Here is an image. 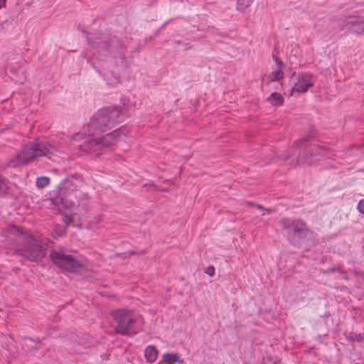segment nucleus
<instances>
[{
	"label": "nucleus",
	"mask_w": 364,
	"mask_h": 364,
	"mask_svg": "<svg viewBox=\"0 0 364 364\" xmlns=\"http://www.w3.org/2000/svg\"><path fill=\"white\" fill-rule=\"evenodd\" d=\"M77 178L73 176H68L63 180L60 186L50 192V199L54 205L65 209H70L78 202Z\"/></svg>",
	"instance_id": "4"
},
{
	"label": "nucleus",
	"mask_w": 364,
	"mask_h": 364,
	"mask_svg": "<svg viewBox=\"0 0 364 364\" xmlns=\"http://www.w3.org/2000/svg\"><path fill=\"white\" fill-rule=\"evenodd\" d=\"M130 254H131V255H136L137 253H136V252H134V251H131V252H130Z\"/></svg>",
	"instance_id": "36"
},
{
	"label": "nucleus",
	"mask_w": 364,
	"mask_h": 364,
	"mask_svg": "<svg viewBox=\"0 0 364 364\" xmlns=\"http://www.w3.org/2000/svg\"><path fill=\"white\" fill-rule=\"evenodd\" d=\"M341 274H343V279L344 280L348 281L349 279V278L348 277V274H347V272L346 271H343V270L341 271Z\"/></svg>",
	"instance_id": "29"
},
{
	"label": "nucleus",
	"mask_w": 364,
	"mask_h": 364,
	"mask_svg": "<svg viewBox=\"0 0 364 364\" xmlns=\"http://www.w3.org/2000/svg\"><path fill=\"white\" fill-rule=\"evenodd\" d=\"M50 183V178L47 176L37 178L36 185L38 188H43Z\"/></svg>",
	"instance_id": "22"
},
{
	"label": "nucleus",
	"mask_w": 364,
	"mask_h": 364,
	"mask_svg": "<svg viewBox=\"0 0 364 364\" xmlns=\"http://www.w3.org/2000/svg\"><path fill=\"white\" fill-rule=\"evenodd\" d=\"M245 203L248 206H254V207H255V205H256V203H252V202H246Z\"/></svg>",
	"instance_id": "32"
},
{
	"label": "nucleus",
	"mask_w": 364,
	"mask_h": 364,
	"mask_svg": "<svg viewBox=\"0 0 364 364\" xmlns=\"http://www.w3.org/2000/svg\"><path fill=\"white\" fill-rule=\"evenodd\" d=\"M65 219H63L65 223V226L61 227L60 225L56 226L55 228V232L57 235L58 237H63L64 236L68 231V227L69 226V224L73 221V218L71 215H65Z\"/></svg>",
	"instance_id": "15"
},
{
	"label": "nucleus",
	"mask_w": 364,
	"mask_h": 364,
	"mask_svg": "<svg viewBox=\"0 0 364 364\" xmlns=\"http://www.w3.org/2000/svg\"><path fill=\"white\" fill-rule=\"evenodd\" d=\"M273 364H283L280 360L274 361Z\"/></svg>",
	"instance_id": "35"
},
{
	"label": "nucleus",
	"mask_w": 364,
	"mask_h": 364,
	"mask_svg": "<svg viewBox=\"0 0 364 364\" xmlns=\"http://www.w3.org/2000/svg\"><path fill=\"white\" fill-rule=\"evenodd\" d=\"M358 210L360 213L364 214V199L359 201L358 204Z\"/></svg>",
	"instance_id": "26"
},
{
	"label": "nucleus",
	"mask_w": 364,
	"mask_h": 364,
	"mask_svg": "<svg viewBox=\"0 0 364 364\" xmlns=\"http://www.w3.org/2000/svg\"><path fill=\"white\" fill-rule=\"evenodd\" d=\"M144 253H145V250H141L139 254L142 255V254H144Z\"/></svg>",
	"instance_id": "38"
},
{
	"label": "nucleus",
	"mask_w": 364,
	"mask_h": 364,
	"mask_svg": "<svg viewBox=\"0 0 364 364\" xmlns=\"http://www.w3.org/2000/svg\"><path fill=\"white\" fill-rule=\"evenodd\" d=\"M345 336L346 339L350 342L358 341L361 342L364 340V337L361 333H345Z\"/></svg>",
	"instance_id": "21"
},
{
	"label": "nucleus",
	"mask_w": 364,
	"mask_h": 364,
	"mask_svg": "<svg viewBox=\"0 0 364 364\" xmlns=\"http://www.w3.org/2000/svg\"><path fill=\"white\" fill-rule=\"evenodd\" d=\"M336 271L339 272L341 273V271H342V269L340 267H332L329 268L328 270H326V272L331 273V272H333Z\"/></svg>",
	"instance_id": "28"
},
{
	"label": "nucleus",
	"mask_w": 364,
	"mask_h": 364,
	"mask_svg": "<svg viewBox=\"0 0 364 364\" xmlns=\"http://www.w3.org/2000/svg\"><path fill=\"white\" fill-rule=\"evenodd\" d=\"M310 129H311L310 132H313V127H310Z\"/></svg>",
	"instance_id": "42"
},
{
	"label": "nucleus",
	"mask_w": 364,
	"mask_h": 364,
	"mask_svg": "<svg viewBox=\"0 0 364 364\" xmlns=\"http://www.w3.org/2000/svg\"><path fill=\"white\" fill-rule=\"evenodd\" d=\"M111 316L117 323L114 327L116 333L122 336H131V330L136 324V320L133 318V311L127 309L112 310Z\"/></svg>",
	"instance_id": "7"
},
{
	"label": "nucleus",
	"mask_w": 364,
	"mask_h": 364,
	"mask_svg": "<svg viewBox=\"0 0 364 364\" xmlns=\"http://www.w3.org/2000/svg\"><path fill=\"white\" fill-rule=\"evenodd\" d=\"M295 74H296V73H295V72H293V73H292V74H291V77H292L293 76H294V75H295Z\"/></svg>",
	"instance_id": "39"
},
{
	"label": "nucleus",
	"mask_w": 364,
	"mask_h": 364,
	"mask_svg": "<svg viewBox=\"0 0 364 364\" xmlns=\"http://www.w3.org/2000/svg\"><path fill=\"white\" fill-rule=\"evenodd\" d=\"M324 149L309 139H302L295 141L292 145V154H284L282 161L286 162L290 159L291 166L311 165L323 156Z\"/></svg>",
	"instance_id": "1"
},
{
	"label": "nucleus",
	"mask_w": 364,
	"mask_h": 364,
	"mask_svg": "<svg viewBox=\"0 0 364 364\" xmlns=\"http://www.w3.org/2000/svg\"><path fill=\"white\" fill-rule=\"evenodd\" d=\"M49 256L55 265L68 272H78L82 268V265L79 260L63 250H52Z\"/></svg>",
	"instance_id": "9"
},
{
	"label": "nucleus",
	"mask_w": 364,
	"mask_h": 364,
	"mask_svg": "<svg viewBox=\"0 0 364 364\" xmlns=\"http://www.w3.org/2000/svg\"><path fill=\"white\" fill-rule=\"evenodd\" d=\"M5 179L0 176V191L3 189V184L4 183Z\"/></svg>",
	"instance_id": "30"
},
{
	"label": "nucleus",
	"mask_w": 364,
	"mask_h": 364,
	"mask_svg": "<svg viewBox=\"0 0 364 364\" xmlns=\"http://www.w3.org/2000/svg\"><path fill=\"white\" fill-rule=\"evenodd\" d=\"M360 171L364 173V168L360 169Z\"/></svg>",
	"instance_id": "43"
},
{
	"label": "nucleus",
	"mask_w": 364,
	"mask_h": 364,
	"mask_svg": "<svg viewBox=\"0 0 364 364\" xmlns=\"http://www.w3.org/2000/svg\"><path fill=\"white\" fill-rule=\"evenodd\" d=\"M252 2V0H238L237 3V9L238 11H243Z\"/></svg>",
	"instance_id": "23"
},
{
	"label": "nucleus",
	"mask_w": 364,
	"mask_h": 364,
	"mask_svg": "<svg viewBox=\"0 0 364 364\" xmlns=\"http://www.w3.org/2000/svg\"><path fill=\"white\" fill-rule=\"evenodd\" d=\"M272 58L273 60L275 61V63H277V67L279 69H282V66H283V63L281 60H279L276 55H272Z\"/></svg>",
	"instance_id": "25"
},
{
	"label": "nucleus",
	"mask_w": 364,
	"mask_h": 364,
	"mask_svg": "<svg viewBox=\"0 0 364 364\" xmlns=\"http://www.w3.org/2000/svg\"><path fill=\"white\" fill-rule=\"evenodd\" d=\"M267 101L273 106H281L283 105L284 99L281 94L274 92L270 95Z\"/></svg>",
	"instance_id": "16"
},
{
	"label": "nucleus",
	"mask_w": 364,
	"mask_h": 364,
	"mask_svg": "<svg viewBox=\"0 0 364 364\" xmlns=\"http://www.w3.org/2000/svg\"><path fill=\"white\" fill-rule=\"evenodd\" d=\"M150 186L152 187L154 190H158V188L155 184H150Z\"/></svg>",
	"instance_id": "34"
},
{
	"label": "nucleus",
	"mask_w": 364,
	"mask_h": 364,
	"mask_svg": "<svg viewBox=\"0 0 364 364\" xmlns=\"http://www.w3.org/2000/svg\"><path fill=\"white\" fill-rule=\"evenodd\" d=\"M122 121V115L117 107H103L92 117L90 127L95 131L104 132L111 129Z\"/></svg>",
	"instance_id": "6"
},
{
	"label": "nucleus",
	"mask_w": 364,
	"mask_h": 364,
	"mask_svg": "<svg viewBox=\"0 0 364 364\" xmlns=\"http://www.w3.org/2000/svg\"><path fill=\"white\" fill-rule=\"evenodd\" d=\"M23 343H22V349L23 350L28 353L33 350H37L39 349V343H41V339L38 338L37 340H34L31 338L24 336L22 338Z\"/></svg>",
	"instance_id": "11"
},
{
	"label": "nucleus",
	"mask_w": 364,
	"mask_h": 364,
	"mask_svg": "<svg viewBox=\"0 0 364 364\" xmlns=\"http://www.w3.org/2000/svg\"><path fill=\"white\" fill-rule=\"evenodd\" d=\"M347 31L357 35H364V19L361 18L354 28H347Z\"/></svg>",
	"instance_id": "19"
},
{
	"label": "nucleus",
	"mask_w": 364,
	"mask_h": 364,
	"mask_svg": "<svg viewBox=\"0 0 364 364\" xmlns=\"http://www.w3.org/2000/svg\"><path fill=\"white\" fill-rule=\"evenodd\" d=\"M163 358L168 364H174L180 361V354L178 353H167L163 355Z\"/></svg>",
	"instance_id": "18"
},
{
	"label": "nucleus",
	"mask_w": 364,
	"mask_h": 364,
	"mask_svg": "<svg viewBox=\"0 0 364 364\" xmlns=\"http://www.w3.org/2000/svg\"><path fill=\"white\" fill-rule=\"evenodd\" d=\"M159 350L154 345L148 346L144 350V356L147 362L152 363L156 361Z\"/></svg>",
	"instance_id": "12"
},
{
	"label": "nucleus",
	"mask_w": 364,
	"mask_h": 364,
	"mask_svg": "<svg viewBox=\"0 0 364 364\" xmlns=\"http://www.w3.org/2000/svg\"><path fill=\"white\" fill-rule=\"evenodd\" d=\"M255 207H257V208L258 209H259V210H264V207H263L262 205H259V204H256V205H255Z\"/></svg>",
	"instance_id": "33"
},
{
	"label": "nucleus",
	"mask_w": 364,
	"mask_h": 364,
	"mask_svg": "<svg viewBox=\"0 0 364 364\" xmlns=\"http://www.w3.org/2000/svg\"><path fill=\"white\" fill-rule=\"evenodd\" d=\"M88 42L91 47L100 55L104 56H109L111 55V50L109 48V36L105 35L97 36L94 38H88Z\"/></svg>",
	"instance_id": "10"
},
{
	"label": "nucleus",
	"mask_w": 364,
	"mask_h": 364,
	"mask_svg": "<svg viewBox=\"0 0 364 364\" xmlns=\"http://www.w3.org/2000/svg\"><path fill=\"white\" fill-rule=\"evenodd\" d=\"M310 129H311L310 132H313V127H310Z\"/></svg>",
	"instance_id": "41"
},
{
	"label": "nucleus",
	"mask_w": 364,
	"mask_h": 364,
	"mask_svg": "<svg viewBox=\"0 0 364 364\" xmlns=\"http://www.w3.org/2000/svg\"><path fill=\"white\" fill-rule=\"evenodd\" d=\"M119 136V130L116 129L99 138H91L85 141L82 145L83 151L99 156L104 148H107L113 144L114 141Z\"/></svg>",
	"instance_id": "8"
},
{
	"label": "nucleus",
	"mask_w": 364,
	"mask_h": 364,
	"mask_svg": "<svg viewBox=\"0 0 364 364\" xmlns=\"http://www.w3.org/2000/svg\"><path fill=\"white\" fill-rule=\"evenodd\" d=\"M55 151V147L50 142L45 140H36V141H31L24 145L21 152L16 155L15 159L12 160L11 162L16 161L14 166H23L39 157L53 154Z\"/></svg>",
	"instance_id": "5"
},
{
	"label": "nucleus",
	"mask_w": 364,
	"mask_h": 364,
	"mask_svg": "<svg viewBox=\"0 0 364 364\" xmlns=\"http://www.w3.org/2000/svg\"><path fill=\"white\" fill-rule=\"evenodd\" d=\"M6 1V0H0V9L5 6Z\"/></svg>",
	"instance_id": "31"
},
{
	"label": "nucleus",
	"mask_w": 364,
	"mask_h": 364,
	"mask_svg": "<svg viewBox=\"0 0 364 364\" xmlns=\"http://www.w3.org/2000/svg\"><path fill=\"white\" fill-rule=\"evenodd\" d=\"M359 16H348L345 17V18L342 21V24L341 27L343 29L345 27L348 26L347 28H354L357 25L358 23L361 20Z\"/></svg>",
	"instance_id": "14"
},
{
	"label": "nucleus",
	"mask_w": 364,
	"mask_h": 364,
	"mask_svg": "<svg viewBox=\"0 0 364 364\" xmlns=\"http://www.w3.org/2000/svg\"><path fill=\"white\" fill-rule=\"evenodd\" d=\"M278 224L282 228L283 235L294 247H300L301 244L307 240L312 234L306 223L300 218L291 219L284 217L279 220Z\"/></svg>",
	"instance_id": "3"
},
{
	"label": "nucleus",
	"mask_w": 364,
	"mask_h": 364,
	"mask_svg": "<svg viewBox=\"0 0 364 364\" xmlns=\"http://www.w3.org/2000/svg\"><path fill=\"white\" fill-rule=\"evenodd\" d=\"M205 272L209 276L213 277L215 274V268L213 266L209 267L205 269Z\"/></svg>",
	"instance_id": "27"
},
{
	"label": "nucleus",
	"mask_w": 364,
	"mask_h": 364,
	"mask_svg": "<svg viewBox=\"0 0 364 364\" xmlns=\"http://www.w3.org/2000/svg\"><path fill=\"white\" fill-rule=\"evenodd\" d=\"M109 48L111 50V54H122V50L124 49V46L117 37L113 36L109 37Z\"/></svg>",
	"instance_id": "13"
},
{
	"label": "nucleus",
	"mask_w": 364,
	"mask_h": 364,
	"mask_svg": "<svg viewBox=\"0 0 364 364\" xmlns=\"http://www.w3.org/2000/svg\"><path fill=\"white\" fill-rule=\"evenodd\" d=\"M9 230L11 235L21 237L23 240L22 245L15 250L17 255L32 262H38L45 257L47 249L34 239L25 228L12 225Z\"/></svg>",
	"instance_id": "2"
},
{
	"label": "nucleus",
	"mask_w": 364,
	"mask_h": 364,
	"mask_svg": "<svg viewBox=\"0 0 364 364\" xmlns=\"http://www.w3.org/2000/svg\"><path fill=\"white\" fill-rule=\"evenodd\" d=\"M310 129H311L310 132H313V127H310Z\"/></svg>",
	"instance_id": "40"
},
{
	"label": "nucleus",
	"mask_w": 364,
	"mask_h": 364,
	"mask_svg": "<svg viewBox=\"0 0 364 364\" xmlns=\"http://www.w3.org/2000/svg\"><path fill=\"white\" fill-rule=\"evenodd\" d=\"M190 48H191V46H189L188 44L186 45V49H189Z\"/></svg>",
	"instance_id": "37"
},
{
	"label": "nucleus",
	"mask_w": 364,
	"mask_h": 364,
	"mask_svg": "<svg viewBox=\"0 0 364 364\" xmlns=\"http://www.w3.org/2000/svg\"><path fill=\"white\" fill-rule=\"evenodd\" d=\"M312 77L313 75L311 74L301 73V74L298 75L297 81L299 83L302 82L304 84H308V82H313L311 81Z\"/></svg>",
	"instance_id": "20"
},
{
	"label": "nucleus",
	"mask_w": 364,
	"mask_h": 364,
	"mask_svg": "<svg viewBox=\"0 0 364 364\" xmlns=\"http://www.w3.org/2000/svg\"><path fill=\"white\" fill-rule=\"evenodd\" d=\"M313 86V82H308V84H304L302 82L299 83L298 82H295L294 86L291 87V95H292L294 92H296L298 93H305L309 87Z\"/></svg>",
	"instance_id": "17"
},
{
	"label": "nucleus",
	"mask_w": 364,
	"mask_h": 364,
	"mask_svg": "<svg viewBox=\"0 0 364 364\" xmlns=\"http://www.w3.org/2000/svg\"><path fill=\"white\" fill-rule=\"evenodd\" d=\"M53 172H57V170L56 169H53Z\"/></svg>",
	"instance_id": "44"
},
{
	"label": "nucleus",
	"mask_w": 364,
	"mask_h": 364,
	"mask_svg": "<svg viewBox=\"0 0 364 364\" xmlns=\"http://www.w3.org/2000/svg\"><path fill=\"white\" fill-rule=\"evenodd\" d=\"M282 77H283V73L279 70L274 71L269 75V78L270 81H272V82L279 80Z\"/></svg>",
	"instance_id": "24"
}]
</instances>
